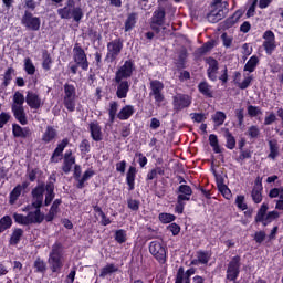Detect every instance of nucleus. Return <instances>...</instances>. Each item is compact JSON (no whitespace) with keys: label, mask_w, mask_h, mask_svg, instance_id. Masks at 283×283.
<instances>
[{"label":"nucleus","mask_w":283,"mask_h":283,"mask_svg":"<svg viewBox=\"0 0 283 283\" xmlns=\"http://www.w3.org/2000/svg\"><path fill=\"white\" fill-rule=\"evenodd\" d=\"M91 149H92V146H90V140L83 139L80 144L81 154L85 156L86 154H90Z\"/></svg>","instance_id":"61"},{"label":"nucleus","mask_w":283,"mask_h":283,"mask_svg":"<svg viewBox=\"0 0 283 283\" xmlns=\"http://www.w3.org/2000/svg\"><path fill=\"white\" fill-rule=\"evenodd\" d=\"M91 138L95 140V143H101L103 140V130L101 128V124L97 120L92 122L88 126Z\"/></svg>","instance_id":"24"},{"label":"nucleus","mask_w":283,"mask_h":283,"mask_svg":"<svg viewBox=\"0 0 283 283\" xmlns=\"http://www.w3.org/2000/svg\"><path fill=\"white\" fill-rule=\"evenodd\" d=\"M11 112L20 125H28V114L23 106L11 105Z\"/></svg>","instance_id":"20"},{"label":"nucleus","mask_w":283,"mask_h":283,"mask_svg":"<svg viewBox=\"0 0 283 283\" xmlns=\"http://www.w3.org/2000/svg\"><path fill=\"white\" fill-rule=\"evenodd\" d=\"M127 207L130 209V211H138V209H140V201L136 199H128Z\"/></svg>","instance_id":"63"},{"label":"nucleus","mask_w":283,"mask_h":283,"mask_svg":"<svg viewBox=\"0 0 283 283\" xmlns=\"http://www.w3.org/2000/svg\"><path fill=\"white\" fill-rule=\"evenodd\" d=\"M191 275H196V268H189L185 272V268L180 266L177 270V274H176V277H175V283H184L185 280H191Z\"/></svg>","instance_id":"21"},{"label":"nucleus","mask_w":283,"mask_h":283,"mask_svg":"<svg viewBox=\"0 0 283 283\" xmlns=\"http://www.w3.org/2000/svg\"><path fill=\"white\" fill-rule=\"evenodd\" d=\"M113 83L116 84V96L119 99L126 98L129 94V87H132V84L127 80H120L117 77L113 78Z\"/></svg>","instance_id":"14"},{"label":"nucleus","mask_w":283,"mask_h":283,"mask_svg":"<svg viewBox=\"0 0 283 283\" xmlns=\"http://www.w3.org/2000/svg\"><path fill=\"white\" fill-rule=\"evenodd\" d=\"M93 176H96V171H94L92 168H88L80 178V182L76 184V189H84L85 182H87L90 178H93Z\"/></svg>","instance_id":"33"},{"label":"nucleus","mask_w":283,"mask_h":283,"mask_svg":"<svg viewBox=\"0 0 283 283\" xmlns=\"http://www.w3.org/2000/svg\"><path fill=\"white\" fill-rule=\"evenodd\" d=\"M73 61L83 70V72H87L90 70V61L87 60V53H85V49L81 46L80 43H75L73 48Z\"/></svg>","instance_id":"9"},{"label":"nucleus","mask_w":283,"mask_h":283,"mask_svg":"<svg viewBox=\"0 0 283 283\" xmlns=\"http://www.w3.org/2000/svg\"><path fill=\"white\" fill-rule=\"evenodd\" d=\"M115 240L118 244H125L127 242V231L123 229L116 230Z\"/></svg>","instance_id":"51"},{"label":"nucleus","mask_w":283,"mask_h":283,"mask_svg":"<svg viewBox=\"0 0 283 283\" xmlns=\"http://www.w3.org/2000/svg\"><path fill=\"white\" fill-rule=\"evenodd\" d=\"M23 234H24L23 229L14 228L9 238L10 247H17L21 242V240H23Z\"/></svg>","instance_id":"25"},{"label":"nucleus","mask_w":283,"mask_h":283,"mask_svg":"<svg viewBox=\"0 0 283 283\" xmlns=\"http://www.w3.org/2000/svg\"><path fill=\"white\" fill-rule=\"evenodd\" d=\"M43 193H45V184H43V182L38 185L31 191L32 198H42L43 199Z\"/></svg>","instance_id":"48"},{"label":"nucleus","mask_w":283,"mask_h":283,"mask_svg":"<svg viewBox=\"0 0 283 283\" xmlns=\"http://www.w3.org/2000/svg\"><path fill=\"white\" fill-rule=\"evenodd\" d=\"M33 266L35 269V273H45V271H48V265L45 264V261H43L41 258H38L34 261Z\"/></svg>","instance_id":"49"},{"label":"nucleus","mask_w":283,"mask_h":283,"mask_svg":"<svg viewBox=\"0 0 283 283\" xmlns=\"http://www.w3.org/2000/svg\"><path fill=\"white\" fill-rule=\"evenodd\" d=\"M207 65H209V67L207 69V76L209 78V81H212V83H216V81H218V70H220V64L218 63V60H216L214 57H208L206 60Z\"/></svg>","instance_id":"15"},{"label":"nucleus","mask_w":283,"mask_h":283,"mask_svg":"<svg viewBox=\"0 0 283 283\" xmlns=\"http://www.w3.org/2000/svg\"><path fill=\"white\" fill-rule=\"evenodd\" d=\"M242 266V258L240 255L232 256L228 263L226 271V280L235 282L240 277V269Z\"/></svg>","instance_id":"5"},{"label":"nucleus","mask_w":283,"mask_h":283,"mask_svg":"<svg viewBox=\"0 0 283 283\" xmlns=\"http://www.w3.org/2000/svg\"><path fill=\"white\" fill-rule=\"evenodd\" d=\"M67 145H70V139L63 138L61 140V143L57 144L54 151L52 153V156L50 158V163H54L55 165L57 163H61V160L63 159V151H65V147H67Z\"/></svg>","instance_id":"16"},{"label":"nucleus","mask_w":283,"mask_h":283,"mask_svg":"<svg viewBox=\"0 0 283 283\" xmlns=\"http://www.w3.org/2000/svg\"><path fill=\"white\" fill-rule=\"evenodd\" d=\"M148 249L150 255H153L159 264H165V262H167V248L163 245V242L151 241Z\"/></svg>","instance_id":"10"},{"label":"nucleus","mask_w":283,"mask_h":283,"mask_svg":"<svg viewBox=\"0 0 283 283\" xmlns=\"http://www.w3.org/2000/svg\"><path fill=\"white\" fill-rule=\"evenodd\" d=\"M235 205H237L238 209H240L241 211H247V209H249V206L247 205V202H244L243 195L237 196Z\"/></svg>","instance_id":"59"},{"label":"nucleus","mask_w":283,"mask_h":283,"mask_svg":"<svg viewBox=\"0 0 283 283\" xmlns=\"http://www.w3.org/2000/svg\"><path fill=\"white\" fill-rule=\"evenodd\" d=\"M12 217L10 214H6L0 218V233H6L8 229H12Z\"/></svg>","instance_id":"35"},{"label":"nucleus","mask_w":283,"mask_h":283,"mask_svg":"<svg viewBox=\"0 0 283 283\" xmlns=\"http://www.w3.org/2000/svg\"><path fill=\"white\" fill-rule=\"evenodd\" d=\"M136 23H138V13H129L125 21V32H130V30H134V28H136Z\"/></svg>","instance_id":"32"},{"label":"nucleus","mask_w":283,"mask_h":283,"mask_svg":"<svg viewBox=\"0 0 283 283\" xmlns=\"http://www.w3.org/2000/svg\"><path fill=\"white\" fill-rule=\"evenodd\" d=\"M134 72H136V62L134 60L128 59L124 62V65H120L115 72L114 78H119L122 81H127L134 76Z\"/></svg>","instance_id":"8"},{"label":"nucleus","mask_w":283,"mask_h":283,"mask_svg":"<svg viewBox=\"0 0 283 283\" xmlns=\"http://www.w3.org/2000/svg\"><path fill=\"white\" fill-rule=\"evenodd\" d=\"M21 185H17L9 195V205H17V200L21 197Z\"/></svg>","instance_id":"41"},{"label":"nucleus","mask_w":283,"mask_h":283,"mask_svg":"<svg viewBox=\"0 0 283 283\" xmlns=\"http://www.w3.org/2000/svg\"><path fill=\"white\" fill-rule=\"evenodd\" d=\"M277 48V44H275V41H263V49L265 51V54H273L275 52V49Z\"/></svg>","instance_id":"55"},{"label":"nucleus","mask_w":283,"mask_h":283,"mask_svg":"<svg viewBox=\"0 0 283 283\" xmlns=\"http://www.w3.org/2000/svg\"><path fill=\"white\" fill-rule=\"evenodd\" d=\"M112 273H118V266L114 263H108L101 269L99 277L105 279L107 275H112Z\"/></svg>","instance_id":"37"},{"label":"nucleus","mask_w":283,"mask_h":283,"mask_svg":"<svg viewBox=\"0 0 283 283\" xmlns=\"http://www.w3.org/2000/svg\"><path fill=\"white\" fill-rule=\"evenodd\" d=\"M133 114H136V108L134 105H125L117 114L119 120H129Z\"/></svg>","instance_id":"26"},{"label":"nucleus","mask_w":283,"mask_h":283,"mask_svg":"<svg viewBox=\"0 0 283 283\" xmlns=\"http://www.w3.org/2000/svg\"><path fill=\"white\" fill-rule=\"evenodd\" d=\"M163 90H165V84L160 82V80L150 81V93L149 96H154L155 103H163L165 101V95L163 94Z\"/></svg>","instance_id":"13"},{"label":"nucleus","mask_w":283,"mask_h":283,"mask_svg":"<svg viewBox=\"0 0 283 283\" xmlns=\"http://www.w3.org/2000/svg\"><path fill=\"white\" fill-rule=\"evenodd\" d=\"M227 14H229V11H227V9H219L217 13H214V11H212L209 15L208 19L211 21V23H218V21H222V19H224V17H227Z\"/></svg>","instance_id":"36"},{"label":"nucleus","mask_w":283,"mask_h":283,"mask_svg":"<svg viewBox=\"0 0 283 283\" xmlns=\"http://www.w3.org/2000/svg\"><path fill=\"white\" fill-rule=\"evenodd\" d=\"M158 176H165V168L163 167H155L150 169L146 175V182H158Z\"/></svg>","instance_id":"28"},{"label":"nucleus","mask_w":283,"mask_h":283,"mask_svg":"<svg viewBox=\"0 0 283 283\" xmlns=\"http://www.w3.org/2000/svg\"><path fill=\"white\" fill-rule=\"evenodd\" d=\"M253 156V151L251 149H242L240 150V155L237 158V163H242L244 160H249Z\"/></svg>","instance_id":"56"},{"label":"nucleus","mask_w":283,"mask_h":283,"mask_svg":"<svg viewBox=\"0 0 283 283\" xmlns=\"http://www.w3.org/2000/svg\"><path fill=\"white\" fill-rule=\"evenodd\" d=\"M212 120L217 127H220L221 125H224V120H227V114H224V112L217 111L212 116Z\"/></svg>","instance_id":"44"},{"label":"nucleus","mask_w":283,"mask_h":283,"mask_svg":"<svg viewBox=\"0 0 283 283\" xmlns=\"http://www.w3.org/2000/svg\"><path fill=\"white\" fill-rule=\"evenodd\" d=\"M209 144H210V147H212L214 154H222V148H220V142L218 140V135L210 134Z\"/></svg>","instance_id":"42"},{"label":"nucleus","mask_w":283,"mask_h":283,"mask_svg":"<svg viewBox=\"0 0 283 283\" xmlns=\"http://www.w3.org/2000/svg\"><path fill=\"white\" fill-rule=\"evenodd\" d=\"M270 153L268 158L270 160H275L280 156V144H277L276 139H272L268 142Z\"/></svg>","instance_id":"30"},{"label":"nucleus","mask_w":283,"mask_h":283,"mask_svg":"<svg viewBox=\"0 0 283 283\" xmlns=\"http://www.w3.org/2000/svg\"><path fill=\"white\" fill-rule=\"evenodd\" d=\"M235 118L238 119L239 127H242L244 125V108H238L234 111Z\"/></svg>","instance_id":"62"},{"label":"nucleus","mask_w":283,"mask_h":283,"mask_svg":"<svg viewBox=\"0 0 283 283\" xmlns=\"http://www.w3.org/2000/svg\"><path fill=\"white\" fill-rule=\"evenodd\" d=\"M136 174H138L136 166H129L126 172V185L128 186V191H134V189H136Z\"/></svg>","instance_id":"23"},{"label":"nucleus","mask_w":283,"mask_h":283,"mask_svg":"<svg viewBox=\"0 0 283 283\" xmlns=\"http://www.w3.org/2000/svg\"><path fill=\"white\" fill-rule=\"evenodd\" d=\"M57 14L62 19H73L76 23L81 22V19H83V9L81 7H76L72 9L71 7H64L57 9Z\"/></svg>","instance_id":"11"},{"label":"nucleus","mask_w":283,"mask_h":283,"mask_svg":"<svg viewBox=\"0 0 283 283\" xmlns=\"http://www.w3.org/2000/svg\"><path fill=\"white\" fill-rule=\"evenodd\" d=\"M258 65H260V57H258V55H252L243 66V72H249V74H253V72L258 70Z\"/></svg>","instance_id":"29"},{"label":"nucleus","mask_w":283,"mask_h":283,"mask_svg":"<svg viewBox=\"0 0 283 283\" xmlns=\"http://www.w3.org/2000/svg\"><path fill=\"white\" fill-rule=\"evenodd\" d=\"M12 218H13L15 224H20L21 227H28V218H27V216L18 213V212H14L12 214Z\"/></svg>","instance_id":"50"},{"label":"nucleus","mask_w":283,"mask_h":283,"mask_svg":"<svg viewBox=\"0 0 283 283\" xmlns=\"http://www.w3.org/2000/svg\"><path fill=\"white\" fill-rule=\"evenodd\" d=\"M244 15V11L242 9L237 10L231 17L227 18L222 23L221 28L223 30H229L233 28L240 19Z\"/></svg>","instance_id":"19"},{"label":"nucleus","mask_w":283,"mask_h":283,"mask_svg":"<svg viewBox=\"0 0 283 283\" xmlns=\"http://www.w3.org/2000/svg\"><path fill=\"white\" fill-rule=\"evenodd\" d=\"M245 136H249L252 140L260 138V127L258 125H252L248 128Z\"/></svg>","instance_id":"46"},{"label":"nucleus","mask_w":283,"mask_h":283,"mask_svg":"<svg viewBox=\"0 0 283 283\" xmlns=\"http://www.w3.org/2000/svg\"><path fill=\"white\" fill-rule=\"evenodd\" d=\"M223 136L226 139L227 149L233 150L237 144L235 136H233V133L229 132V128H226Z\"/></svg>","instance_id":"38"},{"label":"nucleus","mask_w":283,"mask_h":283,"mask_svg":"<svg viewBox=\"0 0 283 283\" xmlns=\"http://www.w3.org/2000/svg\"><path fill=\"white\" fill-rule=\"evenodd\" d=\"M198 92L206 98H213V88L207 81H202L198 84Z\"/></svg>","instance_id":"27"},{"label":"nucleus","mask_w":283,"mask_h":283,"mask_svg":"<svg viewBox=\"0 0 283 283\" xmlns=\"http://www.w3.org/2000/svg\"><path fill=\"white\" fill-rule=\"evenodd\" d=\"M62 244L56 242L53 244L49 254V266L53 273H61L63 271V255L61 254Z\"/></svg>","instance_id":"2"},{"label":"nucleus","mask_w":283,"mask_h":283,"mask_svg":"<svg viewBox=\"0 0 283 283\" xmlns=\"http://www.w3.org/2000/svg\"><path fill=\"white\" fill-rule=\"evenodd\" d=\"M45 220V214L41 210L30 211L27 214V227L30 224H41Z\"/></svg>","instance_id":"22"},{"label":"nucleus","mask_w":283,"mask_h":283,"mask_svg":"<svg viewBox=\"0 0 283 283\" xmlns=\"http://www.w3.org/2000/svg\"><path fill=\"white\" fill-rule=\"evenodd\" d=\"M12 136L13 138H32V129L30 127H21L19 124H12Z\"/></svg>","instance_id":"17"},{"label":"nucleus","mask_w":283,"mask_h":283,"mask_svg":"<svg viewBox=\"0 0 283 283\" xmlns=\"http://www.w3.org/2000/svg\"><path fill=\"white\" fill-rule=\"evenodd\" d=\"M262 191L263 190L252 189L251 198H252L254 205H260V202H262V200H263Z\"/></svg>","instance_id":"58"},{"label":"nucleus","mask_w":283,"mask_h":283,"mask_svg":"<svg viewBox=\"0 0 283 283\" xmlns=\"http://www.w3.org/2000/svg\"><path fill=\"white\" fill-rule=\"evenodd\" d=\"M57 136L56 129L54 126H46L45 132L42 135V143L45 145L52 143V140H55Z\"/></svg>","instance_id":"31"},{"label":"nucleus","mask_w":283,"mask_h":283,"mask_svg":"<svg viewBox=\"0 0 283 283\" xmlns=\"http://www.w3.org/2000/svg\"><path fill=\"white\" fill-rule=\"evenodd\" d=\"M107 53L105 61H108V63H114L118 56H120V53L123 52V40L120 38H117L111 42L107 43Z\"/></svg>","instance_id":"6"},{"label":"nucleus","mask_w":283,"mask_h":283,"mask_svg":"<svg viewBox=\"0 0 283 283\" xmlns=\"http://www.w3.org/2000/svg\"><path fill=\"white\" fill-rule=\"evenodd\" d=\"M14 67H8L2 75L1 87L6 88L12 83V75L14 74Z\"/></svg>","instance_id":"39"},{"label":"nucleus","mask_w":283,"mask_h":283,"mask_svg":"<svg viewBox=\"0 0 283 283\" xmlns=\"http://www.w3.org/2000/svg\"><path fill=\"white\" fill-rule=\"evenodd\" d=\"M167 231H170L172 235H179L180 234V226L176 222L170 223L167 226Z\"/></svg>","instance_id":"64"},{"label":"nucleus","mask_w":283,"mask_h":283,"mask_svg":"<svg viewBox=\"0 0 283 283\" xmlns=\"http://www.w3.org/2000/svg\"><path fill=\"white\" fill-rule=\"evenodd\" d=\"M269 211V205L262 203L260 209L258 210V213L255 216V222H262L264 224V221L266 219V212Z\"/></svg>","instance_id":"40"},{"label":"nucleus","mask_w":283,"mask_h":283,"mask_svg":"<svg viewBox=\"0 0 283 283\" xmlns=\"http://www.w3.org/2000/svg\"><path fill=\"white\" fill-rule=\"evenodd\" d=\"M158 218H159V222H161V224H171V222H174L176 220L175 214L167 213V212L159 213Z\"/></svg>","instance_id":"47"},{"label":"nucleus","mask_w":283,"mask_h":283,"mask_svg":"<svg viewBox=\"0 0 283 283\" xmlns=\"http://www.w3.org/2000/svg\"><path fill=\"white\" fill-rule=\"evenodd\" d=\"M176 193H178V196L177 203L175 205V213L181 216V213H185L186 202H189L191 196H193V189H191V186L189 185H180L177 188Z\"/></svg>","instance_id":"1"},{"label":"nucleus","mask_w":283,"mask_h":283,"mask_svg":"<svg viewBox=\"0 0 283 283\" xmlns=\"http://www.w3.org/2000/svg\"><path fill=\"white\" fill-rule=\"evenodd\" d=\"M165 21H167V11L165 10V7H158L150 18V30H153L155 34H160V28L165 25Z\"/></svg>","instance_id":"3"},{"label":"nucleus","mask_w":283,"mask_h":283,"mask_svg":"<svg viewBox=\"0 0 283 283\" xmlns=\"http://www.w3.org/2000/svg\"><path fill=\"white\" fill-rule=\"evenodd\" d=\"M24 72L29 74V76H33L36 73V66L32 63V59H24Z\"/></svg>","instance_id":"45"},{"label":"nucleus","mask_w":283,"mask_h":283,"mask_svg":"<svg viewBox=\"0 0 283 283\" xmlns=\"http://www.w3.org/2000/svg\"><path fill=\"white\" fill-rule=\"evenodd\" d=\"M253 82V75H247L244 80L238 84L239 90H248Z\"/></svg>","instance_id":"60"},{"label":"nucleus","mask_w":283,"mask_h":283,"mask_svg":"<svg viewBox=\"0 0 283 283\" xmlns=\"http://www.w3.org/2000/svg\"><path fill=\"white\" fill-rule=\"evenodd\" d=\"M76 165V159H64L62 165L63 174H70L72 171V167Z\"/></svg>","instance_id":"54"},{"label":"nucleus","mask_w":283,"mask_h":283,"mask_svg":"<svg viewBox=\"0 0 283 283\" xmlns=\"http://www.w3.org/2000/svg\"><path fill=\"white\" fill-rule=\"evenodd\" d=\"M52 55H50V52L48 50H44L42 52V69L45 72H50L52 70Z\"/></svg>","instance_id":"34"},{"label":"nucleus","mask_w":283,"mask_h":283,"mask_svg":"<svg viewBox=\"0 0 283 283\" xmlns=\"http://www.w3.org/2000/svg\"><path fill=\"white\" fill-rule=\"evenodd\" d=\"M211 251L207 250H199L197 251V258L199 259L200 264H209V261L211 260Z\"/></svg>","instance_id":"43"},{"label":"nucleus","mask_w":283,"mask_h":283,"mask_svg":"<svg viewBox=\"0 0 283 283\" xmlns=\"http://www.w3.org/2000/svg\"><path fill=\"white\" fill-rule=\"evenodd\" d=\"M21 25L31 32H39V30H41V18L35 17L31 11L25 10L21 18Z\"/></svg>","instance_id":"7"},{"label":"nucleus","mask_w":283,"mask_h":283,"mask_svg":"<svg viewBox=\"0 0 283 283\" xmlns=\"http://www.w3.org/2000/svg\"><path fill=\"white\" fill-rule=\"evenodd\" d=\"M260 115H262V109L260 107L254 105L248 106V116H250V118H255V116Z\"/></svg>","instance_id":"57"},{"label":"nucleus","mask_w":283,"mask_h":283,"mask_svg":"<svg viewBox=\"0 0 283 283\" xmlns=\"http://www.w3.org/2000/svg\"><path fill=\"white\" fill-rule=\"evenodd\" d=\"M192 98L187 94H177L172 97L174 112H182L187 107H191Z\"/></svg>","instance_id":"12"},{"label":"nucleus","mask_w":283,"mask_h":283,"mask_svg":"<svg viewBox=\"0 0 283 283\" xmlns=\"http://www.w3.org/2000/svg\"><path fill=\"white\" fill-rule=\"evenodd\" d=\"M277 218H280V212L276 210L268 212L265 216V221H263V227L271 224V222H273V220H277Z\"/></svg>","instance_id":"53"},{"label":"nucleus","mask_w":283,"mask_h":283,"mask_svg":"<svg viewBox=\"0 0 283 283\" xmlns=\"http://www.w3.org/2000/svg\"><path fill=\"white\" fill-rule=\"evenodd\" d=\"M63 105L67 112H76V87L73 84H64Z\"/></svg>","instance_id":"4"},{"label":"nucleus","mask_w":283,"mask_h":283,"mask_svg":"<svg viewBox=\"0 0 283 283\" xmlns=\"http://www.w3.org/2000/svg\"><path fill=\"white\" fill-rule=\"evenodd\" d=\"M25 103L30 107V109H41L43 102H41V97L39 94L28 91L25 96Z\"/></svg>","instance_id":"18"},{"label":"nucleus","mask_w":283,"mask_h":283,"mask_svg":"<svg viewBox=\"0 0 283 283\" xmlns=\"http://www.w3.org/2000/svg\"><path fill=\"white\" fill-rule=\"evenodd\" d=\"M23 103H25V96L19 91H17L13 95V104L15 107H23Z\"/></svg>","instance_id":"52"}]
</instances>
